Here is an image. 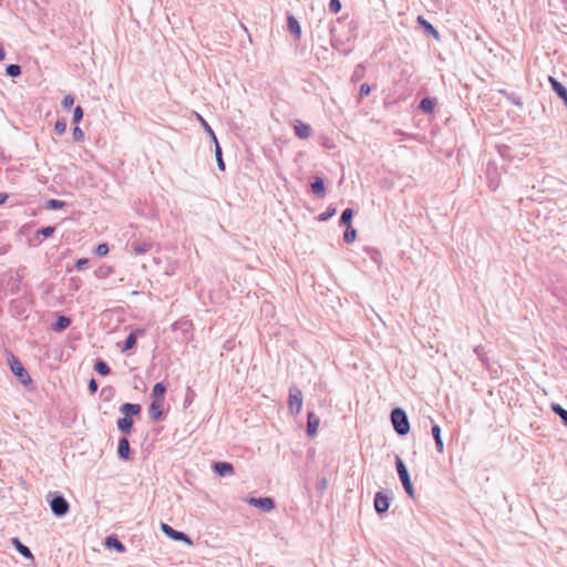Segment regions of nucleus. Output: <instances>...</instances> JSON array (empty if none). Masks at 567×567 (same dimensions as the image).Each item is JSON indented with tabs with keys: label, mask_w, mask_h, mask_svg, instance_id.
<instances>
[{
	"label": "nucleus",
	"mask_w": 567,
	"mask_h": 567,
	"mask_svg": "<svg viewBox=\"0 0 567 567\" xmlns=\"http://www.w3.org/2000/svg\"><path fill=\"white\" fill-rule=\"evenodd\" d=\"M8 365L12 374L19 380L23 386H29L32 383V379L24 368L20 359L12 352L8 353L7 357Z\"/></svg>",
	"instance_id": "nucleus-1"
},
{
	"label": "nucleus",
	"mask_w": 567,
	"mask_h": 567,
	"mask_svg": "<svg viewBox=\"0 0 567 567\" xmlns=\"http://www.w3.org/2000/svg\"><path fill=\"white\" fill-rule=\"evenodd\" d=\"M391 423L398 435L404 436L410 432V421L406 412L402 408H394L390 413Z\"/></svg>",
	"instance_id": "nucleus-2"
},
{
	"label": "nucleus",
	"mask_w": 567,
	"mask_h": 567,
	"mask_svg": "<svg viewBox=\"0 0 567 567\" xmlns=\"http://www.w3.org/2000/svg\"><path fill=\"white\" fill-rule=\"evenodd\" d=\"M47 501L50 505L51 512L56 517L65 516L70 511V504L66 498L59 492H49Z\"/></svg>",
	"instance_id": "nucleus-3"
},
{
	"label": "nucleus",
	"mask_w": 567,
	"mask_h": 567,
	"mask_svg": "<svg viewBox=\"0 0 567 567\" xmlns=\"http://www.w3.org/2000/svg\"><path fill=\"white\" fill-rule=\"evenodd\" d=\"M395 466L396 472L400 478V482L405 491V493L409 495V497L414 498L415 497V491L410 477L409 470L403 462V460L400 456H395Z\"/></svg>",
	"instance_id": "nucleus-4"
},
{
	"label": "nucleus",
	"mask_w": 567,
	"mask_h": 567,
	"mask_svg": "<svg viewBox=\"0 0 567 567\" xmlns=\"http://www.w3.org/2000/svg\"><path fill=\"white\" fill-rule=\"evenodd\" d=\"M302 392L301 390L292 385L289 388V394H288V410L291 415H298L302 409Z\"/></svg>",
	"instance_id": "nucleus-5"
},
{
	"label": "nucleus",
	"mask_w": 567,
	"mask_h": 567,
	"mask_svg": "<svg viewBox=\"0 0 567 567\" xmlns=\"http://www.w3.org/2000/svg\"><path fill=\"white\" fill-rule=\"evenodd\" d=\"M161 529L168 538H171L175 542H183V543L187 544L188 546L194 545L189 535H187L186 533H184L182 530H177V529L173 528L171 525H168L166 523L161 524Z\"/></svg>",
	"instance_id": "nucleus-6"
},
{
	"label": "nucleus",
	"mask_w": 567,
	"mask_h": 567,
	"mask_svg": "<svg viewBox=\"0 0 567 567\" xmlns=\"http://www.w3.org/2000/svg\"><path fill=\"white\" fill-rule=\"evenodd\" d=\"M155 246L154 241L145 239H134L130 240L127 243V247L130 248V251L134 254L135 256L144 255L152 250V248Z\"/></svg>",
	"instance_id": "nucleus-7"
},
{
	"label": "nucleus",
	"mask_w": 567,
	"mask_h": 567,
	"mask_svg": "<svg viewBox=\"0 0 567 567\" xmlns=\"http://www.w3.org/2000/svg\"><path fill=\"white\" fill-rule=\"evenodd\" d=\"M373 505L377 514H385L391 505L390 497L382 491H379L374 495Z\"/></svg>",
	"instance_id": "nucleus-8"
},
{
	"label": "nucleus",
	"mask_w": 567,
	"mask_h": 567,
	"mask_svg": "<svg viewBox=\"0 0 567 567\" xmlns=\"http://www.w3.org/2000/svg\"><path fill=\"white\" fill-rule=\"evenodd\" d=\"M248 503L264 513H269L276 507L275 499L272 497H250Z\"/></svg>",
	"instance_id": "nucleus-9"
},
{
	"label": "nucleus",
	"mask_w": 567,
	"mask_h": 567,
	"mask_svg": "<svg viewBox=\"0 0 567 567\" xmlns=\"http://www.w3.org/2000/svg\"><path fill=\"white\" fill-rule=\"evenodd\" d=\"M417 27L424 32L425 35L434 38L436 41H441L440 32L434 28V25L427 21L423 16H419L416 18Z\"/></svg>",
	"instance_id": "nucleus-10"
},
{
	"label": "nucleus",
	"mask_w": 567,
	"mask_h": 567,
	"mask_svg": "<svg viewBox=\"0 0 567 567\" xmlns=\"http://www.w3.org/2000/svg\"><path fill=\"white\" fill-rule=\"evenodd\" d=\"M295 135L300 140H307L312 134V128L309 124L302 122L301 120H295L292 122Z\"/></svg>",
	"instance_id": "nucleus-11"
},
{
	"label": "nucleus",
	"mask_w": 567,
	"mask_h": 567,
	"mask_svg": "<svg viewBox=\"0 0 567 567\" xmlns=\"http://www.w3.org/2000/svg\"><path fill=\"white\" fill-rule=\"evenodd\" d=\"M212 468L220 477L229 476L235 472L234 465L226 461L214 462Z\"/></svg>",
	"instance_id": "nucleus-12"
},
{
	"label": "nucleus",
	"mask_w": 567,
	"mask_h": 567,
	"mask_svg": "<svg viewBox=\"0 0 567 567\" xmlns=\"http://www.w3.org/2000/svg\"><path fill=\"white\" fill-rule=\"evenodd\" d=\"M117 457L121 461H130L132 457L130 441L126 436H122L118 439Z\"/></svg>",
	"instance_id": "nucleus-13"
},
{
	"label": "nucleus",
	"mask_w": 567,
	"mask_h": 567,
	"mask_svg": "<svg viewBox=\"0 0 567 567\" xmlns=\"http://www.w3.org/2000/svg\"><path fill=\"white\" fill-rule=\"evenodd\" d=\"M319 424H320L319 416L313 411H308L307 412V427H306V433H307L308 437H313L317 434Z\"/></svg>",
	"instance_id": "nucleus-14"
},
{
	"label": "nucleus",
	"mask_w": 567,
	"mask_h": 567,
	"mask_svg": "<svg viewBox=\"0 0 567 567\" xmlns=\"http://www.w3.org/2000/svg\"><path fill=\"white\" fill-rule=\"evenodd\" d=\"M104 545L110 550H115L116 553L123 554L126 551V546L120 540V538L115 535H109L104 539Z\"/></svg>",
	"instance_id": "nucleus-15"
},
{
	"label": "nucleus",
	"mask_w": 567,
	"mask_h": 567,
	"mask_svg": "<svg viewBox=\"0 0 567 567\" xmlns=\"http://www.w3.org/2000/svg\"><path fill=\"white\" fill-rule=\"evenodd\" d=\"M145 332L144 329H135L131 331L125 338L122 347V351L126 352L135 348L138 337L143 336Z\"/></svg>",
	"instance_id": "nucleus-16"
},
{
	"label": "nucleus",
	"mask_w": 567,
	"mask_h": 567,
	"mask_svg": "<svg viewBox=\"0 0 567 567\" xmlns=\"http://www.w3.org/2000/svg\"><path fill=\"white\" fill-rule=\"evenodd\" d=\"M287 28L295 40H300L301 38V25L296 17L289 12H287Z\"/></svg>",
	"instance_id": "nucleus-17"
},
{
	"label": "nucleus",
	"mask_w": 567,
	"mask_h": 567,
	"mask_svg": "<svg viewBox=\"0 0 567 567\" xmlns=\"http://www.w3.org/2000/svg\"><path fill=\"white\" fill-rule=\"evenodd\" d=\"M548 80L553 91L560 100H563L564 104L567 106V87L554 76H549Z\"/></svg>",
	"instance_id": "nucleus-18"
},
{
	"label": "nucleus",
	"mask_w": 567,
	"mask_h": 567,
	"mask_svg": "<svg viewBox=\"0 0 567 567\" xmlns=\"http://www.w3.org/2000/svg\"><path fill=\"white\" fill-rule=\"evenodd\" d=\"M120 412L123 414V416L132 417L138 416L142 412V406L138 403H123L120 406Z\"/></svg>",
	"instance_id": "nucleus-19"
},
{
	"label": "nucleus",
	"mask_w": 567,
	"mask_h": 567,
	"mask_svg": "<svg viewBox=\"0 0 567 567\" xmlns=\"http://www.w3.org/2000/svg\"><path fill=\"white\" fill-rule=\"evenodd\" d=\"M148 414L153 422H158L164 417L163 402L152 401L148 405Z\"/></svg>",
	"instance_id": "nucleus-20"
},
{
	"label": "nucleus",
	"mask_w": 567,
	"mask_h": 567,
	"mask_svg": "<svg viewBox=\"0 0 567 567\" xmlns=\"http://www.w3.org/2000/svg\"><path fill=\"white\" fill-rule=\"evenodd\" d=\"M11 544L13 545L14 549L25 559H34L31 549L24 545L19 537L11 538Z\"/></svg>",
	"instance_id": "nucleus-21"
},
{
	"label": "nucleus",
	"mask_w": 567,
	"mask_h": 567,
	"mask_svg": "<svg viewBox=\"0 0 567 567\" xmlns=\"http://www.w3.org/2000/svg\"><path fill=\"white\" fill-rule=\"evenodd\" d=\"M311 193L318 198H323L326 196V185L322 177H315L310 183Z\"/></svg>",
	"instance_id": "nucleus-22"
},
{
	"label": "nucleus",
	"mask_w": 567,
	"mask_h": 567,
	"mask_svg": "<svg viewBox=\"0 0 567 567\" xmlns=\"http://www.w3.org/2000/svg\"><path fill=\"white\" fill-rule=\"evenodd\" d=\"M437 104L436 97L425 96L419 103V110L424 114H432Z\"/></svg>",
	"instance_id": "nucleus-23"
},
{
	"label": "nucleus",
	"mask_w": 567,
	"mask_h": 567,
	"mask_svg": "<svg viewBox=\"0 0 567 567\" xmlns=\"http://www.w3.org/2000/svg\"><path fill=\"white\" fill-rule=\"evenodd\" d=\"M116 425L118 431L124 435H130L133 431L134 421L132 417L122 416L117 419Z\"/></svg>",
	"instance_id": "nucleus-24"
},
{
	"label": "nucleus",
	"mask_w": 567,
	"mask_h": 567,
	"mask_svg": "<svg viewBox=\"0 0 567 567\" xmlns=\"http://www.w3.org/2000/svg\"><path fill=\"white\" fill-rule=\"evenodd\" d=\"M430 421L432 422L431 433L434 439L436 450L439 453H443L444 452V443L442 440L441 426L439 424L434 423L432 419H430Z\"/></svg>",
	"instance_id": "nucleus-25"
},
{
	"label": "nucleus",
	"mask_w": 567,
	"mask_h": 567,
	"mask_svg": "<svg viewBox=\"0 0 567 567\" xmlns=\"http://www.w3.org/2000/svg\"><path fill=\"white\" fill-rule=\"evenodd\" d=\"M71 323H72V320L69 317H66L64 315L56 313V320L52 324V329L55 332H62L65 329H68L71 326Z\"/></svg>",
	"instance_id": "nucleus-26"
},
{
	"label": "nucleus",
	"mask_w": 567,
	"mask_h": 567,
	"mask_svg": "<svg viewBox=\"0 0 567 567\" xmlns=\"http://www.w3.org/2000/svg\"><path fill=\"white\" fill-rule=\"evenodd\" d=\"M167 391V386L164 382H157L154 384L152 389V401L163 402L165 394Z\"/></svg>",
	"instance_id": "nucleus-27"
},
{
	"label": "nucleus",
	"mask_w": 567,
	"mask_h": 567,
	"mask_svg": "<svg viewBox=\"0 0 567 567\" xmlns=\"http://www.w3.org/2000/svg\"><path fill=\"white\" fill-rule=\"evenodd\" d=\"M93 370L102 375V377H106L111 373V368L110 365L107 364V362H105L103 359H100L97 358L95 361H94V364H93Z\"/></svg>",
	"instance_id": "nucleus-28"
},
{
	"label": "nucleus",
	"mask_w": 567,
	"mask_h": 567,
	"mask_svg": "<svg viewBox=\"0 0 567 567\" xmlns=\"http://www.w3.org/2000/svg\"><path fill=\"white\" fill-rule=\"evenodd\" d=\"M214 153L217 162V167L224 172L226 169V165L223 158V150L218 141L214 143Z\"/></svg>",
	"instance_id": "nucleus-29"
},
{
	"label": "nucleus",
	"mask_w": 567,
	"mask_h": 567,
	"mask_svg": "<svg viewBox=\"0 0 567 567\" xmlns=\"http://www.w3.org/2000/svg\"><path fill=\"white\" fill-rule=\"evenodd\" d=\"M353 216H354V210L352 208L343 209V212L341 213V216L339 218V225L344 226V227L348 225H352Z\"/></svg>",
	"instance_id": "nucleus-30"
},
{
	"label": "nucleus",
	"mask_w": 567,
	"mask_h": 567,
	"mask_svg": "<svg viewBox=\"0 0 567 567\" xmlns=\"http://www.w3.org/2000/svg\"><path fill=\"white\" fill-rule=\"evenodd\" d=\"M551 411L560 417L561 420V423L567 426V410L564 409L560 404L558 403H553L551 404Z\"/></svg>",
	"instance_id": "nucleus-31"
},
{
	"label": "nucleus",
	"mask_w": 567,
	"mask_h": 567,
	"mask_svg": "<svg viewBox=\"0 0 567 567\" xmlns=\"http://www.w3.org/2000/svg\"><path fill=\"white\" fill-rule=\"evenodd\" d=\"M66 206V203L60 199L51 198L45 202V208L50 210H59Z\"/></svg>",
	"instance_id": "nucleus-32"
},
{
	"label": "nucleus",
	"mask_w": 567,
	"mask_h": 567,
	"mask_svg": "<svg viewBox=\"0 0 567 567\" xmlns=\"http://www.w3.org/2000/svg\"><path fill=\"white\" fill-rule=\"evenodd\" d=\"M474 353L476 354L477 359L482 362L484 367H488L487 352L485 351V348L483 346H476L474 348Z\"/></svg>",
	"instance_id": "nucleus-33"
},
{
	"label": "nucleus",
	"mask_w": 567,
	"mask_h": 567,
	"mask_svg": "<svg viewBox=\"0 0 567 567\" xmlns=\"http://www.w3.org/2000/svg\"><path fill=\"white\" fill-rule=\"evenodd\" d=\"M357 238V230L353 228L352 225L346 226V230L343 233V240L347 244H352Z\"/></svg>",
	"instance_id": "nucleus-34"
},
{
	"label": "nucleus",
	"mask_w": 567,
	"mask_h": 567,
	"mask_svg": "<svg viewBox=\"0 0 567 567\" xmlns=\"http://www.w3.org/2000/svg\"><path fill=\"white\" fill-rule=\"evenodd\" d=\"M499 93L504 95L508 101L515 104L518 107H523L522 99L515 93H509L506 90H499Z\"/></svg>",
	"instance_id": "nucleus-35"
},
{
	"label": "nucleus",
	"mask_w": 567,
	"mask_h": 567,
	"mask_svg": "<svg viewBox=\"0 0 567 567\" xmlns=\"http://www.w3.org/2000/svg\"><path fill=\"white\" fill-rule=\"evenodd\" d=\"M22 73V69L19 64L12 63L7 65L6 74L10 78H18Z\"/></svg>",
	"instance_id": "nucleus-36"
},
{
	"label": "nucleus",
	"mask_w": 567,
	"mask_h": 567,
	"mask_svg": "<svg viewBox=\"0 0 567 567\" xmlns=\"http://www.w3.org/2000/svg\"><path fill=\"white\" fill-rule=\"evenodd\" d=\"M337 213V208L333 206H329L326 212L321 213L318 216L319 221H328L330 218H332Z\"/></svg>",
	"instance_id": "nucleus-37"
},
{
	"label": "nucleus",
	"mask_w": 567,
	"mask_h": 567,
	"mask_svg": "<svg viewBox=\"0 0 567 567\" xmlns=\"http://www.w3.org/2000/svg\"><path fill=\"white\" fill-rule=\"evenodd\" d=\"M110 251V247L106 243H101L99 245L95 246L94 248V254L97 256V257H105Z\"/></svg>",
	"instance_id": "nucleus-38"
},
{
	"label": "nucleus",
	"mask_w": 567,
	"mask_h": 567,
	"mask_svg": "<svg viewBox=\"0 0 567 567\" xmlns=\"http://www.w3.org/2000/svg\"><path fill=\"white\" fill-rule=\"evenodd\" d=\"M66 120L65 118H58V121L54 124V132L58 135H63L66 131Z\"/></svg>",
	"instance_id": "nucleus-39"
},
{
	"label": "nucleus",
	"mask_w": 567,
	"mask_h": 567,
	"mask_svg": "<svg viewBox=\"0 0 567 567\" xmlns=\"http://www.w3.org/2000/svg\"><path fill=\"white\" fill-rule=\"evenodd\" d=\"M55 231L54 226H45L37 230V236H42L43 238L51 237Z\"/></svg>",
	"instance_id": "nucleus-40"
},
{
	"label": "nucleus",
	"mask_w": 567,
	"mask_h": 567,
	"mask_svg": "<svg viewBox=\"0 0 567 567\" xmlns=\"http://www.w3.org/2000/svg\"><path fill=\"white\" fill-rule=\"evenodd\" d=\"M83 115H84L83 109L80 105L75 106L73 110L72 122L74 124H79L82 121Z\"/></svg>",
	"instance_id": "nucleus-41"
},
{
	"label": "nucleus",
	"mask_w": 567,
	"mask_h": 567,
	"mask_svg": "<svg viewBox=\"0 0 567 567\" xmlns=\"http://www.w3.org/2000/svg\"><path fill=\"white\" fill-rule=\"evenodd\" d=\"M114 394H115V390L111 385L104 386L101 391V395L104 396L105 401L111 400L114 396Z\"/></svg>",
	"instance_id": "nucleus-42"
},
{
	"label": "nucleus",
	"mask_w": 567,
	"mask_h": 567,
	"mask_svg": "<svg viewBox=\"0 0 567 567\" xmlns=\"http://www.w3.org/2000/svg\"><path fill=\"white\" fill-rule=\"evenodd\" d=\"M74 100H75V99H74V96H73L72 94H66V95L63 97L62 102H61L62 107H63L64 110H69V109H71V107L73 106V104H74Z\"/></svg>",
	"instance_id": "nucleus-43"
},
{
	"label": "nucleus",
	"mask_w": 567,
	"mask_h": 567,
	"mask_svg": "<svg viewBox=\"0 0 567 567\" xmlns=\"http://www.w3.org/2000/svg\"><path fill=\"white\" fill-rule=\"evenodd\" d=\"M200 121L203 123V126L205 127L206 133H208V135L210 136L213 143H215V141H218L215 132L209 126V124L203 117H200Z\"/></svg>",
	"instance_id": "nucleus-44"
},
{
	"label": "nucleus",
	"mask_w": 567,
	"mask_h": 567,
	"mask_svg": "<svg viewBox=\"0 0 567 567\" xmlns=\"http://www.w3.org/2000/svg\"><path fill=\"white\" fill-rule=\"evenodd\" d=\"M72 136L75 142H82L84 140V133L78 125L73 128Z\"/></svg>",
	"instance_id": "nucleus-45"
},
{
	"label": "nucleus",
	"mask_w": 567,
	"mask_h": 567,
	"mask_svg": "<svg viewBox=\"0 0 567 567\" xmlns=\"http://www.w3.org/2000/svg\"><path fill=\"white\" fill-rule=\"evenodd\" d=\"M341 1L340 0H330L329 1V10L332 13H338L341 10Z\"/></svg>",
	"instance_id": "nucleus-46"
},
{
	"label": "nucleus",
	"mask_w": 567,
	"mask_h": 567,
	"mask_svg": "<svg viewBox=\"0 0 567 567\" xmlns=\"http://www.w3.org/2000/svg\"><path fill=\"white\" fill-rule=\"evenodd\" d=\"M371 93V86L368 83H362L359 89L360 97H365Z\"/></svg>",
	"instance_id": "nucleus-47"
},
{
	"label": "nucleus",
	"mask_w": 567,
	"mask_h": 567,
	"mask_svg": "<svg viewBox=\"0 0 567 567\" xmlns=\"http://www.w3.org/2000/svg\"><path fill=\"white\" fill-rule=\"evenodd\" d=\"M87 389L90 391L91 394H94L97 392L99 390V383L97 381L94 379V378H91L89 380V383H87Z\"/></svg>",
	"instance_id": "nucleus-48"
},
{
	"label": "nucleus",
	"mask_w": 567,
	"mask_h": 567,
	"mask_svg": "<svg viewBox=\"0 0 567 567\" xmlns=\"http://www.w3.org/2000/svg\"><path fill=\"white\" fill-rule=\"evenodd\" d=\"M80 285H81L80 278L72 277L70 279V284H69L70 290H74V291L79 290Z\"/></svg>",
	"instance_id": "nucleus-49"
},
{
	"label": "nucleus",
	"mask_w": 567,
	"mask_h": 567,
	"mask_svg": "<svg viewBox=\"0 0 567 567\" xmlns=\"http://www.w3.org/2000/svg\"><path fill=\"white\" fill-rule=\"evenodd\" d=\"M89 264V259L87 258H80L75 261V269L76 270H82L86 265Z\"/></svg>",
	"instance_id": "nucleus-50"
},
{
	"label": "nucleus",
	"mask_w": 567,
	"mask_h": 567,
	"mask_svg": "<svg viewBox=\"0 0 567 567\" xmlns=\"http://www.w3.org/2000/svg\"><path fill=\"white\" fill-rule=\"evenodd\" d=\"M498 152H499L501 156L506 157V156H508L509 147L506 145L498 146Z\"/></svg>",
	"instance_id": "nucleus-51"
},
{
	"label": "nucleus",
	"mask_w": 567,
	"mask_h": 567,
	"mask_svg": "<svg viewBox=\"0 0 567 567\" xmlns=\"http://www.w3.org/2000/svg\"><path fill=\"white\" fill-rule=\"evenodd\" d=\"M6 59V51L2 44H0V61Z\"/></svg>",
	"instance_id": "nucleus-52"
},
{
	"label": "nucleus",
	"mask_w": 567,
	"mask_h": 567,
	"mask_svg": "<svg viewBox=\"0 0 567 567\" xmlns=\"http://www.w3.org/2000/svg\"><path fill=\"white\" fill-rule=\"evenodd\" d=\"M8 198V195L4 193H0V206L6 202Z\"/></svg>",
	"instance_id": "nucleus-53"
},
{
	"label": "nucleus",
	"mask_w": 567,
	"mask_h": 567,
	"mask_svg": "<svg viewBox=\"0 0 567 567\" xmlns=\"http://www.w3.org/2000/svg\"><path fill=\"white\" fill-rule=\"evenodd\" d=\"M182 324H183V326H185V328H184V331H185V332L189 329V327H192V323H190V322H187V321H186V322H184V323H182Z\"/></svg>",
	"instance_id": "nucleus-54"
},
{
	"label": "nucleus",
	"mask_w": 567,
	"mask_h": 567,
	"mask_svg": "<svg viewBox=\"0 0 567 567\" xmlns=\"http://www.w3.org/2000/svg\"><path fill=\"white\" fill-rule=\"evenodd\" d=\"M319 484H320V486H321L322 488H324V487L327 486V481H326V478H322V480L319 482Z\"/></svg>",
	"instance_id": "nucleus-55"
},
{
	"label": "nucleus",
	"mask_w": 567,
	"mask_h": 567,
	"mask_svg": "<svg viewBox=\"0 0 567 567\" xmlns=\"http://www.w3.org/2000/svg\"><path fill=\"white\" fill-rule=\"evenodd\" d=\"M17 313H18V315H22V313H23V311H21V309H18V308H17Z\"/></svg>",
	"instance_id": "nucleus-56"
}]
</instances>
